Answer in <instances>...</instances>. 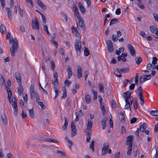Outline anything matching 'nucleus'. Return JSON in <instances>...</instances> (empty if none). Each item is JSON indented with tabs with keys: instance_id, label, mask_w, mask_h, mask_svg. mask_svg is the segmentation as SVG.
I'll return each mask as SVG.
<instances>
[{
	"instance_id": "obj_5",
	"label": "nucleus",
	"mask_w": 158,
	"mask_h": 158,
	"mask_svg": "<svg viewBox=\"0 0 158 158\" xmlns=\"http://www.w3.org/2000/svg\"><path fill=\"white\" fill-rule=\"evenodd\" d=\"M107 46V48L109 52H112L114 50V48L112 42L109 40H108L106 42Z\"/></svg>"
},
{
	"instance_id": "obj_31",
	"label": "nucleus",
	"mask_w": 158,
	"mask_h": 158,
	"mask_svg": "<svg viewBox=\"0 0 158 158\" xmlns=\"http://www.w3.org/2000/svg\"><path fill=\"white\" fill-rule=\"evenodd\" d=\"M93 125V122L92 121H88L87 124L88 130H90L92 128Z\"/></svg>"
},
{
	"instance_id": "obj_43",
	"label": "nucleus",
	"mask_w": 158,
	"mask_h": 158,
	"mask_svg": "<svg viewBox=\"0 0 158 158\" xmlns=\"http://www.w3.org/2000/svg\"><path fill=\"white\" fill-rule=\"evenodd\" d=\"M99 90L101 93H104L103 86L102 84H99Z\"/></svg>"
},
{
	"instance_id": "obj_24",
	"label": "nucleus",
	"mask_w": 158,
	"mask_h": 158,
	"mask_svg": "<svg viewBox=\"0 0 158 158\" xmlns=\"http://www.w3.org/2000/svg\"><path fill=\"white\" fill-rule=\"evenodd\" d=\"M150 29L151 32L154 34H155L157 31L158 29L156 28L155 26H150Z\"/></svg>"
},
{
	"instance_id": "obj_64",
	"label": "nucleus",
	"mask_w": 158,
	"mask_h": 158,
	"mask_svg": "<svg viewBox=\"0 0 158 158\" xmlns=\"http://www.w3.org/2000/svg\"><path fill=\"white\" fill-rule=\"evenodd\" d=\"M135 83L131 84L129 86V89L131 90H133L135 87Z\"/></svg>"
},
{
	"instance_id": "obj_2",
	"label": "nucleus",
	"mask_w": 158,
	"mask_h": 158,
	"mask_svg": "<svg viewBox=\"0 0 158 158\" xmlns=\"http://www.w3.org/2000/svg\"><path fill=\"white\" fill-rule=\"evenodd\" d=\"M30 98L32 100L35 97L39 95L35 89V86L34 85H31L30 88Z\"/></svg>"
},
{
	"instance_id": "obj_30",
	"label": "nucleus",
	"mask_w": 158,
	"mask_h": 158,
	"mask_svg": "<svg viewBox=\"0 0 158 158\" xmlns=\"http://www.w3.org/2000/svg\"><path fill=\"white\" fill-rule=\"evenodd\" d=\"M6 28L5 26L3 24H1L0 26V31L2 34H3L4 30H6Z\"/></svg>"
},
{
	"instance_id": "obj_46",
	"label": "nucleus",
	"mask_w": 158,
	"mask_h": 158,
	"mask_svg": "<svg viewBox=\"0 0 158 158\" xmlns=\"http://www.w3.org/2000/svg\"><path fill=\"white\" fill-rule=\"evenodd\" d=\"M77 134V131L76 129H73V130H71V136L72 137H73L75 136Z\"/></svg>"
},
{
	"instance_id": "obj_17",
	"label": "nucleus",
	"mask_w": 158,
	"mask_h": 158,
	"mask_svg": "<svg viewBox=\"0 0 158 158\" xmlns=\"http://www.w3.org/2000/svg\"><path fill=\"white\" fill-rule=\"evenodd\" d=\"M19 86L18 89V92L19 94L21 95L23 91V88L21 84H19Z\"/></svg>"
},
{
	"instance_id": "obj_40",
	"label": "nucleus",
	"mask_w": 158,
	"mask_h": 158,
	"mask_svg": "<svg viewBox=\"0 0 158 158\" xmlns=\"http://www.w3.org/2000/svg\"><path fill=\"white\" fill-rule=\"evenodd\" d=\"M19 12L20 14V15L21 17H23L24 16L23 10V9L20 8V7H19Z\"/></svg>"
},
{
	"instance_id": "obj_8",
	"label": "nucleus",
	"mask_w": 158,
	"mask_h": 158,
	"mask_svg": "<svg viewBox=\"0 0 158 158\" xmlns=\"http://www.w3.org/2000/svg\"><path fill=\"white\" fill-rule=\"evenodd\" d=\"M127 47L130 51V53L131 56H135V51L133 47L131 44H129L127 45Z\"/></svg>"
},
{
	"instance_id": "obj_21",
	"label": "nucleus",
	"mask_w": 158,
	"mask_h": 158,
	"mask_svg": "<svg viewBox=\"0 0 158 158\" xmlns=\"http://www.w3.org/2000/svg\"><path fill=\"white\" fill-rule=\"evenodd\" d=\"M119 22L118 19H111L110 23V25H112L115 23H118Z\"/></svg>"
},
{
	"instance_id": "obj_39",
	"label": "nucleus",
	"mask_w": 158,
	"mask_h": 158,
	"mask_svg": "<svg viewBox=\"0 0 158 158\" xmlns=\"http://www.w3.org/2000/svg\"><path fill=\"white\" fill-rule=\"evenodd\" d=\"M84 53L85 56H88L89 54V50L87 48H85V49Z\"/></svg>"
},
{
	"instance_id": "obj_49",
	"label": "nucleus",
	"mask_w": 158,
	"mask_h": 158,
	"mask_svg": "<svg viewBox=\"0 0 158 158\" xmlns=\"http://www.w3.org/2000/svg\"><path fill=\"white\" fill-rule=\"evenodd\" d=\"M139 94L138 95H143V89L140 85L139 86Z\"/></svg>"
},
{
	"instance_id": "obj_10",
	"label": "nucleus",
	"mask_w": 158,
	"mask_h": 158,
	"mask_svg": "<svg viewBox=\"0 0 158 158\" xmlns=\"http://www.w3.org/2000/svg\"><path fill=\"white\" fill-rule=\"evenodd\" d=\"M78 6L81 12L84 14L85 12V9L81 2H79Z\"/></svg>"
},
{
	"instance_id": "obj_58",
	"label": "nucleus",
	"mask_w": 158,
	"mask_h": 158,
	"mask_svg": "<svg viewBox=\"0 0 158 158\" xmlns=\"http://www.w3.org/2000/svg\"><path fill=\"white\" fill-rule=\"evenodd\" d=\"M22 115L23 118H24L27 117L26 113H25L23 110L22 111Z\"/></svg>"
},
{
	"instance_id": "obj_22",
	"label": "nucleus",
	"mask_w": 158,
	"mask_h": 158,
	"mask_svg": "<svg viewBox=\"0 0 158 158\" xmlns=\"http://www.w3.org/2000/svg\"><path fill=\"white\" fill-rule=\"evenodd\" d=\"M64 123L62 127L63 131H64L67 128V126L68 124V122L67 121V118L66 117H64Z\"/></svg>"
},
{
	"instance_id": "obj_9",
	"label": "nucleus",
	"mask_w": 158,
	"mask_h": 158,
	"mask_svg": "<svg viewBox=\"0 0 158 158\" xmlns=\"http://www.w3.org/2000/svg\"><path fill=\"white\" fill-rule=\"evenodd\" d=\"M15 76L17 82L19 84H21V74L19 72H17L15 74Z\"/></svg>"
},
{
	"instance_id": "obj_18",
	"label": "nucleus",
	"mask_w": 158,
	"mask_h": 158,
	"mask_svg": "<svg viewBox=\"0 0 158 158\" xmlns=\"http://www.w3.org/2000/svg\"><path fill=\"white\" fill-rule=\"evenodd\" d=\"M107 118L106 117L104 118L102 120V124L103 125V129H104L106 127V123L107 120Z\"/></svg>"
},
{
	"instance_id": "obj_23",
	"label": "nucleus",
	"mask_w": 158,
	"mask_h": 158,
	"mask_svg": "<svg viewBox=\"0 0 158 158\" xmlns=\"http://www.w3.org/2000/svg\"><path fill=\"white\" fill-rule=\"evenodd\" d=\"M147 127V124L145 123H143L140 127L139 130L140 131L143 132L146 129Z\"/></svg>"
},
{
	"instance_id": "obj_59",
	"label": "nucleus",
	"mask_w": 158,
	"mask_h": 158,
	"mask_svg": "<svg viewBox=\"0 0 158 158\" xmlns=\"http://www.w3.org/2000/svg\"><path fill=\"white\" fill-rule=\"evenodd\" d=\"M71 130H73V129H76V128L75 126V124L73 122H72L71 123Z\"/></svg>"
},
{
	"instance_id": "obj_61",
	"label": "nucleus",
	"mask_w": 158,
	"mask_h": 158,
	"mask_svg": "<svg viewBox=\"0 0 158 158\" xmlns=\"http://www.w3.org/2000/svg\"><path fill=\"white\" fill-rule=\"evenodd\" d=\"M152 65L150 63L148 64H147L146 66V69H147L150 70L152 68Z\"/></svg>"
},
{
	"instance_id": "obj_38",
	"label": "nucleus",
	"mask_w": 158,
	"mask_h": 158,
	"mask_svg": "<svg viewBox=\"0 0 158 158\" xmlns=\"http://www.w3.org/2000/svg\"><path fill=\"white\" fill-rule=\"evenodd\" d=\"M94 140L92 141L91 144L89 146V148L92 150L93 152L94 151Z\"/></svg>"
},
{
	"instance_id": "obj_36",
	"label": "nucleus",
	"mask_w": 158,
	"mask_h": 158,
	"mask_svg": "<svg viewBox=\"0 0 158 158\" xmlns=\"http://www.w3.org/2000/svg\"><path fill=\"white\" fill-rule=\"evenodd\" d=\"M142 61V59L140 57H136L135 58L136 63L139 64Z\"/></svg>"
},
{
	"instance_id": "obj_11",
	"label": "nucleus",
	"mask_w": 158,
	"mask_h": 158,
	"mask_svg": "<svg viewBox=\"0 0 158 158\" xmlns=\"http://www.w3.org/2000/svg\"><path fill=\"white\" fill-rule=\"evenodd\" d=\"M77 77L78 78H80L82 77L81 68L80 65H79L77 68Z\"/></svg>"
},
{
	"instance_id": "obj_33",
	"label": "nucleus",
	"mask_w": 158,
	"mask_h": 158,
	"mask_svg": "<svg viewBox=\"0 0 158 158\" xmlns=\"http://www.w3.org/2000/svg\"><path fill=\"white\" fill-rule=\"evenodd\" d=\"M150 114L154 116H157L158 115V111L157 110H152L150 112Z\"/></svg>"
},
{
	"instance_id": "obj_34",
	"label": "nucleus",
	"mask_w": 158,
	"mask_h": 158,
	"mask_svg": "<svg viewBox=\"0 0 158 158\" xmlns=\"http://www.w3.org/2000/svg\"><path fill=\"white\" fill-rule=\"evenodd\" d=\"M73 31L74 32V35L78 38L80 37V35L78 32L76 28H74L73 31Z\"/></svg>"
},
{
	"instance_id": "obj_50",
	"label": "nucleus",
	"mask_w": 158,
	"mask_h": 158,
	"mask_svg": "<svg viewBox=\"0 0 158 158\" xmlns=\"http://www.w3.org/2000/svg\"><path fill=\"white\" fill-rule=\"evenodd\" d=\"M92 131L91 129L88 130L87 128L85 131V132L87 135H89L91 133Z\"/></svg>"
},
{
	"instance_id": "obj_52",
	"label": "nucleus",
	"mask_w": 158,
	"mask_h": 158,
	"mask_svg": "<svg viewBox=\"0 0 158 158\" xmlns=\"http://www.w3.org/2000/svg\"><path fill=\"white\" fill-rule=\"evenodd\" d=\"M137 118H136L133 117V118L130 121V123L131 124H133L134 123H135L136 120H137Z\"/></svg>"
},
{
	"instance_id": "obj_4",
	"label": "nucleus",
	"mask_w": 158,
	"mask_h": 158,
	"mask_svg": "<svg viewBox=\"0 0 158 158\" xmlns=\"http://www.w3.org/2000/svg\"><path fill=\"white\" fill-rule=\"evenodd\" d=\"M109 143L108 142H106L103 144V148L102 150V155H105L107 153Z\"/></svg>"
},
{
	"instance_id": "obj_62",
	"label": "nucleus",
	"mask_w": 158,
	"mask_h": 158,
	"mask_svg": "<svg viewBox=\"0 0 158 158\" xmlns=\"http://www.w3.org/2000/svg\"><path fill=\"white\" fill-rule=\"evenodd\" d=\"M113 40L114 41H117L118 40V38L115 35H113L112 36Z\"/></svg>"
},
{
	"instance_id": "obj_42",
	"label": "nucleus",
	"mask_w": 158,
	"mask_h": 158,
	"mask_svg": "<svg viewBox=\"0 0 158 158\" xmlns=\"http://www.w3.org/2000/svg\"><path fill=\"white\" fill-rule=\"evenodd\" d=\"M12 105H17L16 99L15 97H12Z\"/></svg>"
},
{
	"instance_id": "obj_37",
	"label": "nucleus",
	"mask_w": 158,
	"mask_h": 158,
	"mask_svg": "<svg viewBox=\"0 0 158 158\" xmlns=\"http://www.w3.org/2000/svg\"><path fill=\"white\" fill-rule=\"evenodd\" d=\"M104 103L101 104V108L102 111V114L103 115H104L106 113V110L104 107Z\"/></svg>"
},
{
	"instance_id": "obj_28",
	"label": "nucleus",
	"mask_w": 158,
	"mask_h": 158,
	"mask_svg": "<svg viewBox=\"0 0 158 158\" xmlns=\"http://www.w3.org/2000/svg\"><path fill=\"white\" fill-rule=\"evenodd\" d=\"M1 118L3 123L5 124H6L7 123V119L4 113H3L2 115Z\"/></svg>"
},
{
	"instance_id": "obj_29",
	"label": "nucleus",
	"mask_w": 158,
	"mask_h": 158,
	"mask_svg": "<svg viewBox=\"0 0 158 158\" xmlns=\"http://www.w3.org/2000/svg\"><path fill=\"white\" fill-rule=\"evenodd\" d=\"M125 101L126 102V104L124 108V109H126L129 108L130 109H131L130 107V104L129 102V100H127V101L126 100H125Z\"/></svg>"
},
{
	"instance_id": "obj_47",
	"label": "nucleus",
	"mask_w": 158,
	"mask_h": 158,
	"mask_svg": "<svg viewBox=\"0 0 158 158\" xmlns=\"http://www.w3.org/2000/svg\"><path fill=\"white\" fill-rule=\"evenodd\" d=\"M51 69L53 71L55 68V64L54 62L53 61H51Z\"/></svg>"
},
{
	"instance_id": "obj_14",
	"label": "nucleus",
	"mask_w": 158,
	"mask_h": 158,
	"mask_svg": "<svg viewBox=\"0 0 158 158\" xmlns=\"http://www.w3.org/2000/svg\"><path fill=\"white\" fill-rule=\"evenodd\" d=\"M134 139V137L132 135L128 136L127 137V144L128 145H130V144L131 143V144H132V141Z\"/></svg>"
},
{
	"instance_id": "obj_16",
	"label": "nucleus",
	"mask_w": 158,
	"mask_h": 158,
	"mask_svg": "<svg viewBox=\"0 0 158 158\" xmlns=\"http://www.w3.org/2000/svg\"><path fill=\"white\" fill-rule=\"evenodd\" d=\"M6 10L7 12V15L9 19L10 20L12 19V15L11 11L10 8L7 7L6 8Z\"/></svg>"
},
{
	"instance_id": "obj_53",
	"label": "nucleus",
	"mask_w": 158,
	"mask_h": 158,
	"mask_svg": "<svg viewBox=\"0 0 158 158\" xmlns=\"http://www.w3.org/2000/svg\"><path fill=\"white\" fill-rule=\"evenodd\" d=\"M121 122L122 123H125V118L124 115L121 116L120 117Z\"/></svg>"
},
{
	"instance_id": "obj_45",
	"label": "nucleus",
	"mask_w": 158,
	"mask_h": 158,
	"mask_svg": "<svg viewBox=\"0 0 158 158\" xmlns=\"http://www.w3.org/2000/svg\"><path fill=\"white\" fill-rule=\"evenodd\" d=\"M64 83L66 85H67V86H69L71 84V82L66 80L64 82Z\"/></svg>"
},
{
	"instance_id": "obj_35",
	"label": "nucleus",
	"mask_w": 158,
	"mask_h": 158,
	"mask_svg": "<svg viewBox=\"0 0 158 158\" xmlns=\"http://www.w3.org/2000/svg\"><path fill=\"white\" fill-rule=\"evenodd\" d=\"M121 73L120 71L118 70H115L114 72V74L119 77H122V75L121 74Z\"/></svg>"
},
{
	"instance_id": "obj_63",
	"label": "nucleus",
	"mask_w": 158,
	"mask_h": 158,
	"mask_svg": "<svg viewBox=\"0 0 158 158\" xmlns=\"http://www.w3.org/2000/svg\"><path fill=\"white\" fill-rule=\"evenodd\" d=\"M26 2L30 4L32 7L33 6V2L31 0H26Z\"/></svg>"
},
{
	"instance_id": "obj_26",
	"label": "nucleus",
	"mask_w": 158,
	"mask_h": 158,
	"mask_svg": "<svg viewBox=\"0 0 158 158\" xmlns=\"http://www.w3.org/2000/svg\"><path fill=\"white\" fill-rule=\"evenodd\" d=\"M132 144H131V143L130 144V145H128L127 151V155H129L131 154L132 151Z\"/></svg>"
},
{
	"instance_id": "obj_54",
	"label": "nucleus",
	"mask_w": 158,
	"mask_h": 158,
	"mask_svg": "<svg viewBox=\"0 0 158 158\" xmlns=\"http://www.w3.org/2000/svg\"><path fill=\"white\" fill-rule=\"evenodd\" d=\"M14 109V115L17 116L18 113V108L13 109Z\"/></svg>"
},
{
	"instance_id": "obj_48",
	"label": "nucleus",
	"mask_w": 158,
	"mask_h": 158,
	"mask_svg": "<svg viewBox=\"0 0 158 158\" xmlns=\"http://www.w3.org/2000/svg\"><path fill=\"white\" fill-rule=\"evenodd\" d=\"M157 59L156 57H153V60L152 61V63L153 64L155 65L157 63Z\"/></svg>"
},
{
	"instance_id": "obj_27",
	"label": "nucleus",
	"mask_w": 158,
	"mask_h": 158,
	"mask_svg": "<svg viewBox=\"0 0 158 158\" xmlns=\"http://www.w3.org/2000/svg\"><path fill=\"white\" fill-rule=\"evenodd\" d=\"M29 111V115L30 117L32 118H34V112L33 111V109H29L28 110Z\"/></svg>"
},
{
	"instance_id": "obj_44",
	"label": "nucleus",
	"mask_w": 158,
	"mask_h": 158,
	"mask_svg": "<svg viewBox=\"0 0 158 158\" xmlns=\"http://www.w3.org/2000/svg\"><path fill=\"white\" fill-rule=\"evenodd\" d=\"M39 106H41V109L43 110L45 108V106L43 103L41 102H39L37 103Z\"/></svg>"
},
{
	"instance_id": "obj_56",
	"label": "nucleus",
	"mask_w": 158,
	"mask_h": 158,
	"mask_svg": "<svg viewBox=\"0 0 158 158\" xmlns=\"http://www.w3.org/2000/svg\"><path fill=\"white\" fill-rule=\"evenodd\" d=\"M138 78H139V75L138 73H137L135 74V82L136 84L138 82Z\"/></svg>"
},
{
	"instance_id": "obj_6",
	"label": "nucleus",
	"mask_w": 158,
	"mask_h": 158,
	"mask_svg": "<svg viewBox=\"0 0 158 158\" xmlns=\"http://www.w3.org/2000/svg\"><path fill=\"white\" fill-rule=\"evenodd\" d=\"M151 75H143L142 77L140 78V82L141 84L144 83L145 81L147 80L150 79L151 78Z\"/></svg>"
},
{
	"instance_id": "obj_25",
	"label": "nucleus",
	"mask_w": 158,
	"mask_h": 158,
	"mask_svg": "<svg viewBox=\"0 0 158 158\" xmlns=\"http://www.w3.org/2000/svg\"><path fill=\"white\" fill-rule=\"evenodd\" d=\"M73 6V9L74 11V15L77 16L80 14L77 6L75 4Z\"/></svg>"
},
{
	"instance_id": "obj_15",
	"label": "nucleus",
	"mask_w": 158,
	"mask_h": 158,
	"mask_svg": "<svg viewBox=\"0 0 158 158\" xmlns=\"http://www.w3.org/2000/svg\"><path fill=\"white\" fill-rule=\"evenodd\" d=\"M117 70H118L121 73H124L128 72L129 71V68H123L122 69L117 68Z\"/></svg>"
},
{
	"instance_id": "obj_32",
	"label": "nucleus",
	"mask_w": 158,
	"mask_h": 158,
	"mask_svg": "<svg viewBox=\"0 0 158 158\" xmlns=\"http://www.w3.org/2000/svg\"><path fill=\"white\" fill-rule=\"evenodd\" d=\"M138 96L139 97V99L141 101L140 102V104L141 105H143L144 103V97L143 95H138Z\"/></svg>"
},
{
	"instance_id": "obj_19",
	"label": "nucleus",
	"mask_w": 158,
	"mask_h": 158,
	"mask_svg": "<svg viewBox=\"0 0 158 158\" xmlns=\"http://www.w3.org/2000/svg\"><path fill=\"white\" fill-rule=\"evenodd\" d=\"M85 98L86 103L87 104H89L90 103L91 98L90 96L88 95L85 94Z\"/></svg>"
},
{
	"instance_id": "obj_55",
	"label": "nucleus",
	"mask_w": 158,
	"mask_h": 158,
	"mask_svg": "<svg viewBox=\"0 0 158 158\" xmlns=\"http://www.w3.org/2000/svg\"><path fill=\"white\" fill-rule=\"evenodd\" d=\"M111 103L112 107L114 108H115L116 107V106L114 100H111Z\"/></svg>"
},
{
	"instance_id": "obj_3",
	"label": "nucleus",
	"mask_w": 158,
	"mask_h": 158,
	"mask_svg": "<svg viewBox=\"0 0 158 158\" xmlns=\"http://www.w3.org/2000/svg\"><path fill=\"white\" fill-rule=\"evenodd\" d=\"M75 44L77 54L79 55L81 53V44L78 40H77L75 42Z\"/></svg>"
},
{
	"instance_id": "obj_51",
	"label": "nucleus",
	"mask_w": 158,
	"mask_h": 158,
	"mask_svg": "<svg viewBox=\"0 0 158 158\" xmlns=\"http://www.w3.org/2000/svg\"><path fill=\"white\" fill-rule=\"evenodd\" d=\"M76 17L77 18L78 20L79 21V23L83 21V19L81 16L80 15L77 16Z\"/></svg>"
},
{
	"instance_id": "obj_1",
	"label": "nucleus",
	"mask_w": 158,
	"mask_h": 158,
	"mask_svg": "<svg viewBox=\"0 0 158 158\" xmlns=\"http://www.w3.org/2000/svg\"><path fill=\"white\" fill-rule=\"evenodd\" d=\"M10 43L13 42L14 44L10 48V51L11 55L14 56L15 55V52L18 51V43L17 41H15L13 39H10L9 40Z\"/></svg>"
},
{
	"instance_id": "obj_57",
	"label": "nucleus",
	"mask_w": 158,
	"mask_h": 158,
	"mask_svg": "<svg viewBox=\"0 0 158 158\" xmlns=\"http://www.w3.org/2000/svg\"><path fill=\"white\" fill-rule=\"evenodd\" d=\"M153 16L154 18L158 22V15L156 13L153 14Z\"/></svg>"
},
{
	"instance_id": "obj_7",
	"label": "nucleus",
	"mask_w": 158,
	"mask_h": 158,
	"mask_svg": "<svg viewBox=\"0 0 158 158\" xmlns=\"http://www.w3.org/2000/svg\"><path fill=\"white\" fill-rule=\"evenodd\" d=\"M35 21L34 22L33 21V20L32 21L31 25L32 28L34 29H36L38 30L39 27L38 19L36 18H35Z\"/></svg>"
},
{
	"instance_id": "obj_60",
	"label": "nucleus",
	"mask_w": 158,
	"mask_h": 158,
	"mask_svg": "<svg viewBox=\"0 0 158 158\" xmlns=\"http://www.w3.org/2000/svg\"><path fill=\"white\" fill-rule=\"evenodd\" d=\"M86 2L87 5V7H89L90 4H91V2L90 0H84Z\"/></svg>"
},
{
	"instance_id": "obj_20",
	"label": "nucleus",
	"mask_w": 158,
	"mask_h": 158,
	"mask_svg": "<svg viewBox=\"0 0 158 158\" xmlns=\"http://www.w3.org/2000/svg\"><path fill=\"white\" fill-rule=\"evenodd\" d=\"M45 140L47 141H48V142H52L54 143H59V142L56 139H51L50 138H47L45 139Z\"/></svg>"
},
{
	"instance_id": "obj_13",
	"label": "nucleus",
	"mask_w": 158,
	"mask_h": 158,
	"mask_svg": "<svg viewBox=\"0 0 158 158\" xmlns=\"http://www.w3.org/2000/svg\"><path fill=\"white\" fill-rule=\"evenodd\" d=\"M131 94L132 93H130V92L129 91H127L124 93V98L125 100H126L127 101V100H129Z\"/></svg>"
},
{
	"instance_id": "obj_12",
	"label": "nucleus",
	"mask_w": 158,
	"mask_h": 158,
	"mask_svg": "<svg viewBox=\"0 0 158 158\" xmlns=\"http://www.w3.org/2000/svg\"><path fill=\"white\" fill-rule=\"evenodd\" d=\"M67 72L68 73V77L69 79L72 75V69L70 66L68 65Z\"/></svg>"
},
{
	"instance_id": "obj_41",
	"label": "nucleus",
	"mask_w": 158,
	"mask_h": 158,
	"mask_svg": "<svg viewBox=\"0 0 158 158\" xmlns=\"http://www.w3.org/2000/svg\"><path fill=\"white\" fill-rule=\"evenodd\" d=\"M79 26L81 27L82 30H84L85 29V24L84 23L83 21L81 22H79Z\"/></svg>"
}]
</instances>
